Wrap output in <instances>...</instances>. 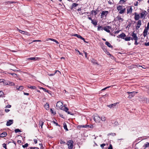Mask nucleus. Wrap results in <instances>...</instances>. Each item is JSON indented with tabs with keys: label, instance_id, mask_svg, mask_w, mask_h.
<instances>
[{
	"label": "nucleus",
	"instance_id": "f257e3e1",
	"mask_svg": "<svg viewBox=\"0 0 149 149\" xmlns=\"http://www.w3.org/2000/svg\"><path fill=\"white\" fill-rule=\"evenodd\" d=\"M117 9L119 11L118 13L120 14H123L126 11V8L123 6H118L117 7Z\"/></svg>",
	"mask_w": 149,
	"mask_h": 149
},
{
	"label": "nucleus",
	"instance_id": "f03ea898",
	"mask_svg": "<svg viewBox=\"0 0 149 149\" xmlns=\"http://www.w3.org/2000/svg\"><path fill=\"white\" fill-rule=\"evenodd\" d=\"M93 119L95 122L99 123L101 120V118L98 114H95L93 116Z\"/></svg>",
	"mask_w": 149,
	"mask_h": 149
},
{
	"label": "nucleus",
	"instance_id": "7ed1b4c3",
	"mask_svg": "<svg viewBox=\"0 0 149 149\" xmlns=\"http://www.w3.org/2000/svg\"><path fill=\"white\" fill-rule=\"evenodd\" d=\"M73 141L72 140H70L68 141L67 143V144L68 146V148L69 149H72L73 147Z\"/></svg>",
	"mask_w": 149,
	"mask_h": 149
},
{
	"label": "nucleus",
	"instance_id": "20e7f679",
	"mask_svg": "<svg viewBox=\"0 0 149 149\" xmlns=\"http://www.w3.org/2000/svg\"><path fill=\"white\" fill-rule=\"evenodd\" d=\"M56 107L58 109H62V108L63 107V103L60 101H58L56 103Z\"/></svg>",
	"mask_w": 149,
	"mask_h": 149
},
{
	"label": "nucleus",
	"instance_id": "39448f33",
	"mask_svg": "<svg viewBox=\"0 0 149 149\" xmlns=\"http://www.w3.org/2000/svg\"><path fill=\"white\" fill-rule=\"evenodd\" d=\"M137 93V92L135 91L132 92H127V93L129 94L128 98L129 99L132 98Z\"/></svg>",
	"mask_w": 149,
	"mask_h": 149
},
{
	"label": "nucleus",
	"instance_id": "423d86ee",
	"mask_svg": "<svg viewBox=\"0 0 149 149\" xmlns=\"http://www.w3.org/2000/svg\"><path fill=\"white\" fill-rule=\"evenodd\" d=\"M108 11H102L100 15L101 17L102 18L104 17V16L106 17L108 13Z\"/></svg>",
	"mask_w": 149,
	"mask_h": 149
},
{
	"label": "nucleus",
	"instance_id": "0eeeda50",
	"mask_svg": "<svg viewBox=\"0 0 149 149\" xmlns=\"http://www.w3.org/2000/svg\"><path fill=\"white\" fill-rule=\"evenodd\" d=\"M132 36V37L133 38H131V40H137L138 39V38L137 36L135 33L133 32L131 35Z\"/></svg>",
	"mask_w": 149,
	"mask_h": 149
},
{
	"label": "nucleus",
	"instance_id": "6e6552de",
	"mask_svg": "<svg viewBox=\"0 0 149 149\" xmlns=\"http://www.w3.org/2000/svg\"><path fill=\"white\" fill-rule=\"evenodd\" d=\"M141 24V20H139L137 22L136 26V29L138 30L140 28Z\"/></svg>",
	"mask_w": 149,
	"mask_h": 149
},
{
	"label": "nucleus",
	"instance_id": "1a4fd4ad",
	"mask_svg": "<svg viewBox=\"0 0 149 149\" xmlns=\"http://www.w3.org/2000/svg\"><path fill=\"white\" fill-rule=\"evenodd\" d=\"M111 27L109 26H106L103 28V29L106 32L108 33H109L110 32V31L109 29Z\"/></svg>",
	"mask_w": 149,
	"mask_h": 149
},
{
	"label": "nucleus",
	"instance_id": "9d476101",
	"mask_svg": "<svg viewBox=\"0 0 149 149\" xmlns=\"http://www.w3.org/2000/svg\"><path fill=\"white\" fill-rule=\"evenodd\" d=\"M146 15V12L145 11L143 12L140 14L141 17L142 18H145Z\"/></svg>",
	"mask_w": 149,
	"mask_h": 149
},
{
	"label": "nucleus",
	"instance_id": "9b49d317",
	"mask_svg": "<svg viewBox=\"0 0 149 149\" xmlns=\"http://www.w3.org/2000/svg\"><path fill=\"white\" fill-rule=\"evenodd\" d=\"M126 36L125 34L124 33H122L120 34L118 36H117V37L118 38H122L123 39H124V37Z\"/></svg>",
	"mask_w": 149,
	"mask_h": 149
},
{
	"label": "nucleus",
	"instance_id": "f8f14e48",
	"mask_svg": "<svg viewBox=\"0 0 149 149\" xmlns=\"http://www.w3.org/2000/svg\"><path fill=\"white\" fill-rule=\"evenodd\" d=\"M127 14H130L132 13V9L131 6H129L127 9Z\"/></svg>",
	"mask_w": 149,
	"mask_h": 149
},
{
	"label": "nucleus",
	"instance_id": "ddd939ff",
	"mask_svg": "<svg viewBox=\"0 0 149 149\" xmlns=\"http://www.w3.org/2000/svg\"><path fill=\"white\" fill-rule=\"evenodd\" d=\"M135 15L134 17V19L136 20H138L140 18V16L139 14H136V13H134Z\"/></svg>",
	"mask_w": 149,
	"mask_h": 149
},
{
	"label": "nucleus",
	"instance_id": "4468645a",
	"mask_svg": "<svg viewBox=\"0 0 149 149\" xmlns=\"http://www.w3.org/2000/svg\"><path fill=\"white\" fill-rule=\"evenodd\" d=\"M13 120H9L8 121H7L6 125L7 126H10L13 123Z\"/></svg>",
	"mask_w": 149,
	"mask_h": 149
},
{
	"label": "nucleus",
	"instance_id": "2eb2a0df",
	"mask_svg": "<svg viewBox=\"0 0 149 149\" xmlns=\"http://www.w3.org/2000/svg\"><path fill=\"white\" fill-rule=\"evenodd\" d=\"M116 19H117L118 21L120 22H122L123 21V19L121 18V17L119 15L116 17Z\"/></svg>",
	"mask_w": 149,
	"mask_h": 149
},
{
	"label": "nucleus",
	"instance_id": "dca6fc26",
	"mask_svg": "<svg viewBox=\"0 0 149 149\" xmlns=\"http://www.w3.org/2000/svg\"><path fill=\"white\" fill-rule=\"evenodd\" d=\"M117 104V103H114L107 105V106L110 108H113Z\"/></svg>",
	"mask_w": 149,
	"mask_h": 149
},
{
	"label": "nucleus",
	"instance_id": "f3484780",
	"mask_svg": "<svg viewBox=\"0 0 149 149\" xmlns=\"http://www.w3.org/2000/svg\"><path fill=\"white\" fill-rule=\"evenodd\" d=\"M74 36L77 37L82 40H84V38L81 37L80 35L75 34L74 35Z\"/></svg>",
	"mask_w": 149,
	"mask_h": 149
},
{
	"label": "nucleus",
	"instance_id": "a211bd4d",
	"mask_svg": "<svg viewBox=\"0 0 149 149\" xmlns=\"http://www.w3.org/2000/svg\"><path fill=\"white\" fill-rule=\"evenodd\" d=\"M99 11V10L97 9L96 10H93L91 11V13L92 14H93V13L94 14V15H96L98 12Z\"/></svg>",
	"mask_w": 149,
	"mask_h": 149
},
{
	"label": "nucleus",
	"instance_id": "6ab92c4d",
	"mask_svg": "<svg viewBox=\"0 0 149 149\" xmlns=\"http://www.w3.org/2000/svg\"><path fill=\"white\" fill-rule=\"evenodd\" d=\"M105 44L107 45L108 47H111V48H112L113 47V46H112L111 44L110 43H109L108 42V41H106V42H105Z\"/></svg>",
	"mask_w": 149,
	"mask_h": 149
},
{
	"label": "nucleus",
	"instance_id": "aec40b11",
	"mask_svg": "<svg viewBox=\"0 0 149 149\" xmlns=\"http://www.w3.org/2000/svg\"><path fill=\"white\" fill-rule=\"evenodd\" d=\"M29 60H37L38 59H40V58L38 57H31L29 58H28Z\"/></svg>",
	"mask_w": 149,
	"mask_h": 149
},
{
	"label": "nucleus",
	"instance_id": "412c9836",
	"mask_svg": "<svg viewBox=\"0 0 149 149\" xmlns=\"http://www.w3.org/2000/svg\"><path fill=\"white\" fill-rule=\"evenodd\" d=\"M143 147L145 148H147L149 147V143L148 142H146L144 144Z\"/></svg>",
	"mask_w": 149,
	"mask_h": 149
},
{
	"label": "nucleus",
	"instance_id": "4be33fe9",
	"mask_svg": "<svg viewBox=\"0 0 149 149\" xmlns=\"http://www.w3.org/2000/svg\"><path fill=\"white\" fill-rule=\"evenodd\" d=\"M7 135V133L6 132H4L2 133L1 134H0V137H3L6 136Z\"/></svg>",
	"mask_w": 149,
	"mask_h": 149
},
{
	"label": "nucleus",
	"instance_id": "5701e85b",
	"mask_svg": "<svg viewBox=\"0 0 149 149\" xmlns=\"http://www.w3.org/2000/svg\"><path fill=\"white\" fill-rule=\"evenodd\" d=\"M63 127L64 129H65L66 131H67L68 130L67 127V126L65 123H63Z\"/></svg>",
	"mask_w": 149,
	"mask_h": 149
},
{
	"label": "nucleus",
	"instance_id": "b1692460",
	"mask_svg": "<svg viewBox=\"0 0 149 149\" xmlns=\"http://www.w3.org/2000/svg\"><path fill=\"white\" fill-rule=\"evenodd\" d=\"M17 30H18V31L20 33H21L22 34H25V33H26V31L19 29L18 28H17Z\"/></svg>",
	"mask_w": 149,
	"mask_h": 149
},
{
	"label": "nucleus",
	"instance_id": "393cba45",
	"mask_svg": "<svg viewBox=\"0 0 149 149\" xmlns=\"http://www.w3.org/2000/svg\"><path fill=\"white\" fill-rule=\"evenodd\" d=\"M88 126H89V125H79L78 127L79 128H80L81 127L85 128V127H88Z\"/></svg>",
	"mask_w": 149,
	"mask_h": 149
},
{
	"label": "nucleus",
	"instance_id": "a878e982",
	"mask_svg": "<svg viewBox=\"0 0 149 149\" xmlns=\"http://www.w3.org/2000/svg\"><path fill=\"white\" fill-rule=\"evenodd\" d=\"M44 107L45 109H48L49 107V105L48 103H46V104L44 106Z\"/></svg>",
	"mask_w": 149,
	"mask_h": 149
},
{
	"label": "nucleus",
	"instance_id": "bb28decb",
	"mask_svg": "<svg viewBox=\"0 0 149 149\" xmlns=\"http://www.w3.org/2000/svg\"><path fill=\"white\" fill-rule=\"evenodd\" d=\"M43 123L44 122H42V121H40L39 125H40V126H41V128H42V125H43Z\"/></svg>",
	"mask_w": 149,
	"mask_h": 149
},
{
	"label": "nucleus",
	"instance_id": "cd10ccee",
	"mask_svg": "<svg viewBox=\"0 0 149 149\" xmlns=\"http://www.w3.org/2000/svg\"><path fill=\"white\" fill-rule=\"evenodd\" d=\"M101 120L102 121H104L106 120V118L104 116H102L101 117Z\"/></svg>",
	"mask_w": 149,
	"mask_h": 149
},
{
	"label": "nucleus",
	"instance_id": "c85d7f7f",
	"mask_svg": "<svg viewBox=\"0 0 149 149\" xmlns=\"http://www.w3.org/2000/svg\"><path fill=\"white\" fill-rule=\"evenodd\" d=\"M64 111H65L66 112H68V109L66 107H65V105H64V108L63 109H62Z\"/></svg>",
	"mask_w": 149,
	"mask_h": 149
},
{
	"label": "nucleus",
	"instance_id": "c756f323",
	"mask_svg": "<svg viewBox=\"0 0 149 149\" xmlns=\"http://www.w3.org/2000/svg\"><path fill=\"white\" fill-rule=\"evenodd\" d=\"M91 23L94 25H96L97 24V22L96 21H94L93 20L91 21Z\"/></svg>",
	"mask_w": 149,
	"mask_h": 149
},
{
	"label": "nucleus",
	"instance_id": "7c9ffc66",
	"mask_svg": "<svg viewBox=\"0 0 149 149\" xmlns=\"http://www.w3.org/2000/svg\"><path fill=\"white\" fill-rule=\"evenodd\" d=\"M91 62L92 63H95L96 64H97V63L96 62V61L93 58H92L91 59Z\"/></svg>",
	"mask_w": 149,
	"mask_h": 149
},
{
	"label": "nucleus",
	"instance_id": "2f4dec72",
	"mask_svg": "<svg viewBox=\"0 0 149 149\" xmlns=\"http://www.w3.org/2000/svg\"><path fill=\"white\" fill-rule=\"evenodd\" d=\"M103 30V28L101 26H98L97 28V30L100 31V30Z\"/></svg>",
	"mask_w": 149,
	"mask_h": 149
},
{
	"label": "nucleus",
	"instance_id": "473e14b6",
	"mask_svg": "<svg viewBox=\"0 0 149 149\" xmlns=\"http://www.w3.org/2000/svg\"><path fill=\"white\" fill-rule=\"evenodd\" d=\"M9 74H10L12 75L13 77H17V75L15 73H8Z\"/></svg>",
	"mask_w": 149,
	"mask_h": 149
},
{
	"label": "nucleus",
	"instance_id": "72a5a7b5",
	"mask_svg": "<svg viewBox=\"0 0 149 149\" xmlns=\"http://www.w3.org/2000/svg\"><path fill=\"white\" fill-rule=\"evenodd\" d=\"M127 0H120L119 3L121 4H122L125 2Z\"/></svg>",
	"mask_w": 149,
	"mask_h": 149
},
{
	"label": "nucleus",
	"instance_id": "f704fd0d",
	"mask_svg": "<svg viewBox=\"0 0 149 149\" xmlns=\"http://www.w3.org/2000/svg\"><path fill=\"white\" fill-rule=\"evenodd\" d=\"M131 38L130 37H127L125 38L124 39L126 41H130V40Z\"/></svg>",
	"mask_w": 149,
	"mask_h": 149
},
{
	"label": "nucleus",
	"instance_id": "c9c22d12",
	"mask_svg": "<svg viewBox=\"0 0 149 149\" xmlns=\"http://www.w3.org/2000/svg\"><path fill=\"white\" fill-rule=\"evenodd\" d=\"M23 86H19V88H17V89L18 90L20 91V90H22L23 89Z\"/></svg>",
	"mask_w": 149,
	"mask_h": 149
},
{
	"label": "nucleus",
	"instance_id": "e433bc0d",
	"mask_svg": "<svg viewBox=\"0 0 149 149\" xmlns=\"http://www.w3.org/2000/svg\"><path fill=\"white\" fill-rule=\"evenodd\" d=\"M15 132L16 133L18 132H21V131L18 129H16L15 130Z\"/></svg>",
	"mask_w": 149,
	"mask_h": 149
},
{
	"label": "nucleus",
	"instance_id": "4c0bfd02",
	"mask_svg": "<svg viewBox=\"0 0 149 149\" xmlns=\"http://www.w3.org/2000/svg\"><path fill=\"white\" fill-rule=\"evenodd\" d=\"M78 5L76 3H74L72 4V7H76Z\"/></svg>",
	"mask_w": 149,
	"mask_h": 149
},
{
	"label": "nucleus",
	"instance_id": "58836bf2",
	"mask_svg": "<svg viewBox=\"0 0 149 149\" xmlns=\"http://www.w3.org/2000/svg\"><path fill=\"white\" fill-rule=\"evenodd\" d=\"M4 95V93L2 91H0V97Z\"/></svg>",
	"mask_w": 149,
	"mask_h": 149
},
{
	"label": "nucleus",
	"instance_id": "ea45409f",
	"mask_svg": "<svg viewBox=\"0 0 149 149\" xmlns=\"http://www.w3.org/2000/svg\"><path fill=\"white\" fill-rule=\"evenodd\" d=\"M28 143H26L24 145H23L22 146L23 148H24L27 147L28 146Z\"/></svg>",
	"mask_w": 149,
	"mask_h": 149
},
{
	"label": "nucleus",
	"instance_id": "a19ab883",
	"mask_svg": "<svg viewBox=\"0 0 149 149\" xmlns=\"http://www.w3.org/2000/svg\"><path fill=\"white\" fill-rule=\"evenodd\" d=\"M148 29H147L145 28V29H144V30L143 32L147 33V32H148Z\"/></svg>",
	"mask_w": 149,
	"mask_h": 149
},
{
	"label": "nucleus",
	"instance_id": "79ce46f5",
	"mask_svg": "<svg viewBox=\"0 0 149 149\" xmlns=\"http://www.w3.org/2000/svg\"><path fill=\"white\" fill-rule=\"evenodd\" d=\"M75 50L77 52H78V53H79V54L82 55V54L81 53V52H80L79 51V50H78V49H75Z\"/></svg>",
	"mask_w": 149,
	"mask_h": 149
},
{
	"label": "nucleus",
	"instance_id": "37998d69",
	"mask_svg": "<svg viewBox=\"0 0 149 149\" xmlns=\"http://www.w3.org/2000/svg\"><path fill=\"white\" fill-rule=\"evenodd\" d=\"M29 88H30L31 89H35L36 88V87L35 86H28Z\"/></svg>",
	"mask_w": 149,
	"mask_h": 149
},
{
	"label": "nucleus",
	"instance_id": "c03bdc74",
	"mask_svg": "<svg viewBox=\"0 0 149 149\" xmlns=\"http://www.w3.org/2000/svg\"><path fill=\"white\" fill-rule=\"evenodd\" d=\"M105 145V144L103 143L100 145V146L102 148H103L104 146Z\"/></svg>",
	"mask_w": 149,
	"mask_h": 149
},
{
	"label": "nucleus",
	"instance_id": "a18cd8bd",
	"mask_svg": "<svg viewBox=\"0 0 149 149\" xmlns=\"http://www.w3.org/2000/svg\"><path fill=\"white\" fill-rule=\"evenodd\" d=\"M60 143L61 144H64L65 143V141H64L62 140H61L60 141Z\"/></svg>",
	"mask_w": 149,
	"mask_h": 149
},
{
	"label": "nucleus",
	"instance_id": "49530a36",
	"mask_svg": "<svg viewBox=\"0 0 149 149\" xmlns=\"http://www.w3.org/2000/svg\"><path fill=\"white\" fill-rule=\"evenodd\" d=\"M108 149H113V148L111 144H110L108 148Z\"/></svg>",
	"mask_w": 149,
	"mask_h": 149
},
{
	"label": "nucleus",
	"instance_id": "de8ad7c7",
	"mask_svg": "<svg viewBox=\"0 0 149 149\" xmlns=\"http://www.w3.org/2000/svg\"><path fill=\"white\" fill-rule=\"evenodd\" d=\"M111 86H108V87H105V88H104L102 89V91H104V90H105L106 89H107V88H109Z\"/></svg>",
	"mask_w": 149,
	"mask_h": 149
},
{
	"label": "nucleus",
	"instance_id": "09e8293b",
	"mask_svg": "<svg viewBox=\"0 0 149 149\" xmlns=\"http://www.w3.org/2000/svg\"><path fill=\"white\" fill-rule=\"evenodd\" d=\"M3 148H5L6 149V144H5V143H4L3 144Z\"/></svg>",
	"mask_w": 149,
	"mask_h": 149
},
{
	"label": "nucleus",
	"instance_id": "8fccbe9b",
	"mask_svg": "<svg viewBox=\"0 0 149 149\" xmlns=\"http://www.w3.org/2000/svg\"><path fill=\"white\" fill-rule=\"evenodd\" d=\"M11 107V105H10V104H8L7 105L6 108H10Z\"/></svg>",
	"mask_w": 149,
	"mask_h": 149
},
{
	"label": "nucleus",
	"instance_id": "3c124183",
	"mask_svg": "<svg viewBox=\"0 0 149 149\" xmlns=\"http://www.w3.org/2000/svg\"><path fill=\"white\" fill-rule=\"evenodd\" d=\"M41 40H33L32 42H41Z\"/></svg>",
	"mask_w": 149,
	"mask_h": 149
},
{
	"label": "nucleus",
	"instance_id": "603ef678",
	"mask_svg": "<svg viewBox=\"0 0 149 149\" xmlns=\"http://www.w3.org/2000/svg\"><path fill=\"white\" fill-rule=\"evenodd\" d=\"M135 40L134 44L135 45H137L138 44V43L137 42V40Z\"/></svg>",
	"mask_w": 149,
	"mask_h": 149
},
{
	"label": "nucleus",
	"instance_id": "864d4df0",
	"mask_svg": "<svg viewBox=\"0 0 149 149\" xmlns=\"http://www.w3.org/2000/svg\"><path fill=\"white\" fill-rule=\"evenodd\" d=\"M57 72H58L60 74H61V72L59 71L58 70H56L55 71V72L54 73V74H55Z\"/></svg>",
	"mask_w": 149,
	"mask_h": 149
},
{
	"label": "nucleus",
	"instance_id": "5fc2aeb1",
	"mask_svg": "<svg viewBox=\"0 0 149 149\" xmlns=\"http://www.w3.org/2000/svg\"><path fill=\"white\" fill-rule=\"evenodd\" d=\"M4 80L3 79H0V82H3L4 83Z\"/></svg>",
	"mask_w": 149,
	"mask_h": 149
},
{
	"label": "nucleus",
	"instance_id": "6e6d98bb",
	"mask_svg": "<svg viewBox=\"0 0 149 149\" xmlns=\"http://www.w3.org/2000/svg\"><path fill=\"white\" fill-rule=\"evenodd\" d=\"M145 28L148 29H149V22H148V24L147 27H146Z\"/></svg>",
	"mask_w": 149,
	"mask_h": 149
},
{
	"label": "nucleus",
	"instance_id": "4d7b16f0",
	"mask_svg": "<svg viewBox=\"0 0 149 149\" xmlns=\"http://www.w3.org/2000/svg\"><path fill=\"white\" fill-rule=\"evenodd\" d=\"M146 46H149V42H148L146 43L145 42L144 44Z\"/></svg>",
	"mask_w": 149,
	"mask_h": 149
},
{
	"label": "nucleus",
	"instance_id": "13d9d810",
	"mask_svg": "<svg viewBox=\"0 0 149 149\" xmlns=\"http://www.w3.org/2000/svg\"><path fill=\"white\" fill-rule=\"evenodd\" d=\"M30 149H38V148L36 147H31L30 148Z\"/></svg>",
	"mask_w": 149,
	"mask_h": 149
},
{
	"label": "nucleus",
	"instance_id": "bf43d9fd",
	"mask_svg": "<svg viewBox=\"0 0 149 149\" xmlns=\"http://www.w3.org/2000/svg\"><path fill=\"white\" fill-rule=\"evenodd\" d=\"M34 143L35 144H36V143H37V140L36 139H34Z\"/></svg>",
	"mask_w": 149,
	"mask_h": 149
},
{
	"label": "nucleus",
	"instance_id": "052dcab7",
	"mask_svg": "<svg viewBox=\"0 0 149 149\" xmlns=\"http://www.w3.org/2000/svg\"><path fill=\"white\" fill-rule=\"evenodd\" d=\"M110 134L111 135L113 136H115L116 135V134L115 133H111Z\"/></svg>",
	"mask_w": 149,
	"mask_h": 149
},
{
	"label": "nucleus",
	"instance_id": "680f3d73",
	"mask_svg": "<svg viewBox=\"0 0 149 149\" xmlns=\"http://www.w3.org/2000/svg\"><path fill=\"white\" fill-rule=\"evenodd\" d=\"M25 35H27V36H30V34H29V33L27 32H26V33H25Z\"/></svg>",
	"mask_w": 149,
	"mask_h": 149
},
{
	"label": "nucleus",
	"instance_id": "e2e57ef3",
	"mask_svg": "<svg viewBox=\"0 0 149 149\" xmlns=\"http://www.w3.org/2000/svg\"><path fill=\"white\" fill-rule=\"evenodd\" d=\"M10 110L9 109H5V111L6 112H8L10 111Z\"/></svg>",
	"mask_w": 149,
	"mask_h": 149
},
{
	"label": "nucleus",
	"instance_id": "0e129e2a",
	"mask_svg": "<svg viewBox=\"0 0 149 149\" xmlns=\"http://www.w3.org/2000/svg\"><path fill=\"white\" fill-rule=\"evenodd\" d=\"M147 35V33L143 32V35L144 37H146V36Z\"/></svg>",
	"mask_w": 149,
	"mask_h": 149
},
{
	"label": "nucleus",
	"instance_id": "69168bd1",
	"mask_svg": "<svg viewBox=\"0 0 149 149\" xmlns=\"http://www.w3.org/2000/svg\"><path fill=\"white\" fill-rule=\"evenodd\" d=\"M53 123L56 124V126H58V125L57 123H56L55 121H53Z\"/></svg>",
	"mask_w": 149,
	"mask_h": 149
},
{
	"label": "nucleus",
	"instance_id": "338daca9",
	"mask_svg": "<svg viewBox=\"0 0 149 149\" xmlns=\"http://www.w3.org/2000/svg\"><path fill=\"white\" fill-rule=\"evenodd\" d=\"M10 82H9V83H8L7 82H5V83H4V84L5 85H10Z\"/></svg>",
	"mask_w": 149,
	"mask_h": 149
},
{
	"label": "nucleus",
	"instance_id": "774afa93",
	"mask_svg": "<svg viewBox=\"0 0 149 149\" xmlns=\"http://www.w3.org/2000/svg\"><path fill=\"white\" fill-rule=\"evenodd\" d=\"M24 95H29V94L28 93H24Z\"/></svg>",
	"mask_w": 149,
	"mask_h": 149
}]
</instances>
